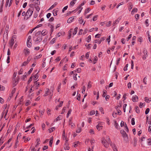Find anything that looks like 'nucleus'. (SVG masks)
<instances>
[{
    "label": "nucleus",
    "mask_w": 151,
    "mask_h": 151,
    "mask_svg": "<svg viewBox=\"0 0 151 151\" xmlns=\"http://www.w3.org/2000/svg\"><path fill=\"white\" fill-rule=\"evenodd\" d=\"M41 33V31H39L35 34V36L33 37L34 40L37 43H39L42 40V37L40 35Z\"/></svg>",
    "instance_id": "obj_1"
},
{
    "label": "nucleus",
    "mask_w": 151,
    "mask_h": 151,
    "mask_svg": "<svg viewBox=\"0 0 151 151\" xmlns=\"http://www.w3.org/2000/svg\"><path fill=\"white\" fill-rule=\"evenodd\" d=\"M122 136L124 138V140L126 142H127L128 140V136L126 132L124 130H121L120 131Z\"/></svg>",
    "instance_id": "obj_2"
},
{
    "label": "nucleus",
    "mask_w": 151,
    "mask_h": 151,
    "mask_svg": "<svg viewBox=\"0 0 151 151\" xmlns=\"http://www.w3.org/2000/svg\"><path fill=\"white\" fill-rule=\"evenodd\" d=\"M4 110L2 114V116L3 117L4 115V117L5 118L7 115L8 111V108H7L6 105H5L4 106Z\"/></svg>",
    "instance_id": "obj_3"
},
{
    "label": "nucleus",
    "mask_w": 151,
    "mask_h": 151,
    "mask_svg": "<svg viewBox=\"0 0 151 151\" xmlns=\"http://www.w3.org/2000/svg\"><path fill=\"white\" fill-rule=\"evenodd\" d=\"M34 8L32 7H31L27 10L26 13V14L27 16L29 17L31 16L33 13V11Z\"/></svg>",
    "instance_id": "obj_4"
},
{
    "label": "nucleus",
    "mask_w": 151,
    "mask_h": 151,
    "mask_svg": "<svg viewBox=\"0 0 151 151\" xmlns=\"http://www.w3.org/2000/svg\"><path fill=\"white\" fill-rule=\"evenodd\" d=\"M31 42V36L29 35L28 37L27 42V45L28 47H30L31 46L32 44Z\"/></svg>",
    "instance_id": "obj_5"
},
{
    "label": "nucleus",
    "mask_w": 151,
    "mask_h": 151,
    "mask_svg": "<svg viewBox=\"0 0 151 151\" xmlns=\"http://www.w3.org/2000/svg\"><path fill=\"white\" fill-rule=\"evenodd\" d=\"M102 143L106 148H108L109 144L107 143L106 142V140L105 138H103L102 139Z\"/></svg>",
    "instance_id": "obj_6"
},
{
    "label": "nucleus",
    "mask_w": 151,
    "mask_h": 151,
    "mask_svg": "<svg viewBox=\"0 0 151 151\" xmlns=\"http://www.w3.org/2000/svg\"><path fill=\"white\" fill-rule=\"evenodd\" d=\"M105 37H103L101 38V39L99 40H95L94 41V43H98L99 44H100L101 42L105 40Z\"/></svg>",
    "instance_id": "obj_7"
},
{
    "label": "nucleus",
    "mask_w": 151,
    "mask_h": 151,
    "mask_svg": "<svg viewBox=\"0 0 151 151\" xmlns=\"http://www.w3.org/2000/svg\"><path fill=\"white\" fill-rule=\"evenodd\" d=\"M143 53L144 54V55L143 56L142 59L143 60H145L147 56V50L145 49H144L143 51Z\"/></svg>",
    "instance_id": "obj_8"
},
{
    "label": "nucleus",
    "mask_w": 151,
    "mask_h": 151,
    "mask_svg": "<svg viewBox=\"0 0 151 151\" xmlns=\"http://www.w3.org/2000/svg\"><path fill=\"white\" fill-rule=\"evenodd\" d=\"M104 123L103 122H101V123L99 124L96 126V128L97 130H99L100 129H102L103 126L101 125Z\"/></svg>",
    "instance_id": "obj_9"
},
{
    "label": "nucleus",
    "mask_w": 151,
    "mask_h": 151,
    "mask_svg": "<svg viewBox=\"0 0 151 151\" xmlns=\"http://www.w3.org/2000/svg\"><path fill=\"white\" fill-rule=\"evenodd\" d=\"M72 118L70 117L69 119V121L68 122V124L69 125H70L72 127H74L75 126V124L74 123L72 122Z\"/></svg>",
    "instance_id": "obj_10"
},
{
    "label": "nucleus",
    "mask_w": 151,
    "mask_h": 151,
    "mask_svg": "<svg viewBox=\"0 0 151 151\" xmlns=\"http://www.w3.org/2000/svg\"><path fill=\"white\" fill-rule=\"evenodd\" d=\"M24 52L25 55H27L29 54V50L28 49L26 48L24 50Z\"/></svg>",
    "instance_id": "obj_11"
},
{
    "label": "nucleus",
    "mask_w": 151,
    "mask_h": 151,
    "mask_svg": "<svg viewBox=\"0 0 151 151\" xmlns=\"http://www.w3.org/2000/svg\"><path fill=\"white\" fill-rule=\"evenodd\" d=\"M138 98L137 96L135 95L133 96L132 97V100L133 102H137L138 101Z\"/></svg>",
    "instance_id": "obj_12"
},
{
    "label": "nucleus",
    "mask_w": 151,
    "mask_h": 151,
    "mask_svg": "<svg viewBox=\"0 0 151 151\" xmlns=\"http://www.w3.org/2000/svg\"><path fill=\"white\" fill-rule=\"evenodd\" d=\"M121 19V18L120 17H119L118 18V19L116 20H115L113 24V25L114 26H115L116 24H118L119 23Z\"/></svg>",
    "instance_id": "obj_13"
},
{
    "label": "nucleus",
    "mask_w": 151,
    "mask_h": 151,
    "mask_svg": "<svg viewBox=\"0 0 151 151\" xmlns=\"http://www.w3.org/2000/svg\"><path fill=\"white\" fill-rule=\"evenodd\" d=\"M90 142L91 143V145H92L91 148L92 149H93L94 146V144L95 142V140L93 139H91L90 140Z\"/></svg>",
    "instance_id": "obj_14"
},
{
    "label": "nucleus",
    "mask_w": 151,
    "mask_h": 151,
    "mask_svg": "<svg viewBox=\"0 0 151 151\" xmlns=\"http://www.w3.org/2000/svg\"><path fill=\"white\" fill-rule=\"evenodd\" d=\"M14 42V40L13 38H12L9 42V45L10 47H12Z\"/></svg>",
    "instance_id": "obj_15"
},
{
    "label": "nucleus",
    "mask_w": 151,
    "mask_h": 151,
    "mask_svg": "<svg viewBox=\"0 0 151 151\" xmlns=\"http://www.w3.org/2000/svg\"><path fill=\"white\" fill-rule=\"evenodd\" d=\"M83 9V7H81V6H79L75 10V11H78V14H79L81 12V11Z\"/></svg>",
    "instance_id": "obj_16"
},
{
    "label": "nucleus",
    "mask_w": 151,
    "mask_h": 151,
    "mask_svg": "<svg viewBox=\"0 0 151 151\" xmlns=\"http://www.w3.org/2000/svg\"><path fill=\"white\" fill-rule=\"evenodd\" d=\"M114 151H118L117 148L115 145L114 144H110Z\"/></svg>",
    "instance_id": "obj_17"
},
{
    "label": "nucleus",
    "mask_w": 151,
    "mask_h": 151,
    "mask_svg": "<svg viewBox=\"0 0 151 151\" xmlns=\"http://www.w3.org/2000/svg\"><path fill=\"white\" fill-rule=\"evenodd\" d=\"M74 17H72L69 18L67 20L68 23H70L73 21V20L74 19Z\"/></svg>",
    "instance_id": "obj_18"
},
{
    "label": "nucleus",
    "mask_w": 151,
    "mask_h": 151,
    "mask_svg": "<svg viewBox=\"0 0 151 151\" xmlns=\"http://www.w3.org/2000/svg\"><path fill=\"white\" fill-rule=\"evenodd\" d=\"M48 31L45 29L43 30L42 32H41V34L43 36L46 35Z\"/></svg>",
    "instance_id": "obj_19"
},
{
    "label": "nucleus",
    "mask_w": 151,
    "mask_h": 151,
    "mask_svg": "<svg viewBox=\"0 0 151 151\" xmlns=\"http://www.w3.org/2000/svg\"><path fill=\"white\" fill-rule=\"evenodd\" d=\"M53 141V137H52L50 139V142H49V145L51 147L52 146Z\"/></svg>",
    "instance_id": "obj_20"
},
{
    "label": "nucleus",
    "mask_w": 151,
    "mask_h": 151,
    "mask_svg": "<svg viewBox=\"0 0 151 151\" xmlns=\"http://www.w3.org/2000/svg\"><path fill=\"white\" fill-rule=\"evenodd\" d=\"M137 11H138V9L137 8H134L132 10L131 12V14L132 15L134 14V12H137Z\"/></svg>",
    "instance_id": "obj_21"
},
{
    "label": "nucleus",
    "mask_w": 151,
    "mask_h": 151,
    "mask_svg": "<svg viewBox=\"0 0 151 151\" xmlns=\"http://www.w3.org/2000/svg\"><path fill=\"white\" fill-rule=\"evenodd\" d=\"M16 91V89L15 88H14L12 90L11 93L10 95V97H12L13 95V94L15 93Z\"/></svg>",
    "instance_id": "obj_22"
},
{
    "label": "nucleus",
    "mask_w": 151,
    "mask_h": 151,
    "mask_svg": "<svg viewBox=\"0 0 151 151\" xmlns=\"http://www.w3.org/2000/svg\"><path fill=\"white\" fill-rule=\"evenodd\" d=\"M145 100L146 102L149 103L151 101V99H149L147 97H145Z\"/></svg>",
    "instance_id": "obj_23"
},
{
    "label": "nucleus",
    "mask_w": 151,
    "mask_h": 151,
    "mask_svg": "<svg viewBox=\"0 0 151 151\" xmlns=\"http://www.w3.org/2000/svg\"><path fill=\"white\" fill-rule=\"evenodd\" d=\"M106 142L108 144H109L111 142V141L108 137H106Z\"/></svg>",
    "instance_id": "obj_24"
},
{
    "label": "nucleus",
    "mask_w": 151,
    "mask_h": 151,
    "mask_svg": "<svg viewBox=\"0 0 151 151\" xmlns=\"http://www.w3.org/2000/svg\"><path fill=\"white\" fill-rule=\"evenodd\" d=\"M57 4V2H55L49 8V10H51L53 9Z\"/></svg>",
    "instance_id": "obj_25"
},
{
    "label": "nucleus",
    "mask_w": 151,
    "mask_h": 151,
    "mask_svg": "<svg viewBox=\"0 0 151 151\" xmlns=\"http://www.w3.org/2000/svg\"><path fill=\"white\" fill-rule=\"evenodd\" d=\"M62 138L63 140H65V142L66 143L68 141V139L67 138V136L65 135H63Z\"/></svg>",
    "instance_id": "obj_26"
},
{
    "label": "nucleus",
    "mask_w": 151,
    "mask_h": 151,
    "mask_svg": "<svg viewBox=\"0 0 151 151\" xmlns=\"http://www.w3.org/2000/svg\"><path fill=\"white\" fill-rule=\"evenodd\" d=\"M78 29V28L77 27H76L75 28V29H74V31L73 33V35H75L76 34L77 32Z\"/></svg>",
    "instance_id": "obj_27"
},
{
    "label": "nucleus",
    "mask_w": 151,
    "mask_h": 151,
    "mask_svg": "<svg viewBox=\"0 0 151 151\" xmlns=\"http://www.w3.org/2000/svg\"><path fill=\"white\" fill-rule=\"evenodd\" d=\"M32 2L33 3H35L37 4L40 3L39 1L38 0H33Z\"/></svg>",
    "instance_id": "obj_28"
},
{
    "label": "nucleus",
    "mask_w": 151,
    "mask_h": 151,
    "mask_svg": "<svg viewBox=\"0 0 151 151\" xmlns=\"http://www.w3.org/2000/svg\"><path fill=\"white\" fill-rule=\"evenodd\" d=\"M91 10V9L90 8H88L86 9L85 12V14H86L87 13H88Z\"/></svg>",
    "instance_id": "obj_29"
},
{
    "label": "nucleus",
    "mask_w": 151,
    "mask_h": 151,
    "mask_svg": "<svg viewBox=\"0 0 151 151\" xmlns=\"http://www.w3.org/2000/svg\"><path fill=\"white\" fill-rule=\"evenodd\" d=\"M79 142L78 141L75 142L74 143V147H76L77 146H78V145H79Z\"/></svg>",
    "instance_id": "obj_30"
},
{
    "label": "nucleus",
    "mask_w": 151,
    "mask_h": 151,
    "mask_svg": "<svg viewBox=\"0 0 151 151\" xmlns=\"http://www.w3.org/2000/svg\"><path fill=\"white\" fill-rule=\"evenodd\" d=\"M114 126L117 129H119V127L118 126V123L116 121L115 122Z\"/></svg>",
    "instance_id": "obj_31"
},
{
    "label": "nucleus",
    "mask_w": 151,
    "mask_h": 151,
    "mask_svg": "<svg viewBox=\"0 0 151 151\" xmlns=\"http://www.w3.org/2000/svg\"><path fill=\"white\" fill-rule=\"evenodd\" d=\"M72 110L71 109H70L68 112L67 114V117L68 118L69 116V115L70 114Z\"/></svg>",
    "instance_id": "obj_32"
},
{
    "label": "nucleus",
    "mask_w": 151,
    "mask_h": 151,
    "mask_svg": "<svg viewBox=\"0 0 151 151\" xmlns=\"http://www.w3.org/2000/svg\"><path fill=\"white\" fill-rule=\"evenodd\" d=\"M40 141V139L39 138H38L36 140V142H37V144L36 145L35 147H37V145L40 144L39 142Z\"/></svg>",
    "instance_id": "obj_33"
},
{
    "label": "nucleus",
    "mask_w": 151,
    "mask_h": 151,
    "mask_svg": "<svg viewBox=\"0 0 151 151\" xmlns=\"http://www.w3.org/2000/svg\"><path fill=\"white\" fill-rule=\"evenodd\" d=\"M31 103L30 101L29 100H28L25 103V105L26 106H28Z\"/></svg>",
    "instance_id": "obj_34"
},
{
    "label": "nucleus",
    "mask_w": 151,
    "mask_h": 151,
    "mask_svg": "<svg viewBox=\"0 0 151 151\" xmlns=\"http://www.w3.org/2000/svg\"><path fill=\"white\" fill-rule=\"evenodd\" d=\"M98 58L97 56H95L94 58L93 62L94 64L96 63V62L97 61Z\"/></svg>",
    "instance_id": "obj_35"
},
{
    "label": "nucleus",
    "mask_w": 151,
    "mask_h": 151,
    "mask_svg": "<svg viewBox=\"0 0 151 151\" xmlns=\"http://www.w3.org/2000/svg\"><path fill=\"white\" fill-rule=\"evenodd\" d=\"M91 82L89 81L88 82V85H87V89H89L91 87Z\"/></svg>",
    "instance_id": "obj_36"
},
{
    "label": "nucleus",
    "mask_w": 151,
    "mask_h": 151,
    "mask_svg": "<svg viewBox=\"0 0 151 151\" xmlns=\"http://www.w3.org/2000/svg\"><path fill=\"white\" fill-rule=\"evenodd\" d=\"M79 21L80 24H82L83 22V20L81 17L79 18Z\"/></svg>",
    "instance_id": "obj_37"
},
{
    "label": "nucleus",
    "mask_w": 151,
    "mask_h": 151,
    "mask_svg": "<svg viewBox=\"0 0 151 151\" xmlns=\"http://www.w3.org/2000/svg\"><path fill=\"white\" fill-rule=\"evenodd\" d=\"M135 111L137 113L139 112V111L138 106H136L135 107Z\"/></svg>",
    "instance_id": "obj_38"
},
{
    "label": "nucleus",
    "mask_w": 151,
    "mask_h": 151,
    "mask_svg": "<svg viewBox=\"0 0 151 151\" xmlns=\"http://www.w3.org/2000/svg\"><path fill=\"white\" fill-rule=\"evenodd\" d=\"M99 111L101 112L103 114H104V111L103 110V108L102 107H99Z\"/></svg>",
    "instance_id": "obj_39"
},
{
    "label": "nucleus",
    "mask_w": 151,
    "mask_h": 151,
    "mask_svg": "<svg viewBox=\"0 0 151 151\" xmlns=\"http://www.w3.org/2000/svg\"><path fill=\"white\" fill-rule=\"evenodd\" d=\"M86 89V87L85 86H83L82 91V93L83 94H84L85 93V92Z\"/></svg>",
    "instance_id": "obj_40"
},
{
    "label": "nucleus",
    "mask_w": 151,
    "mask_h": 151,
    "mask_svg": "<svg viewBox=\"0 0 151 151\" xmlns=\"http://www.w3.org/2000/svg\"><path fill=\"white\" fill-rule=\"evenodd\" d=\"M147 142L149 145H151V139H148L147 140Z\"/></svg>",
    "instance_id": "obj_41"
},
{
    "label": "nucleus",
    "mask_w": 151,
    "mask_h": 151,
    "mask_svg": "<svg viewBox=\"0 0 151 151\" xmlns=\"http://www.w3.org/2000/svg\"><path fill=\"white\" fill-rule=\"evenodd\" d=\"M139 14H136L135 15V18L136 19V21L138 20V19L139 18Z\"/></svg>",
    "instance_id": "obj_42"
},
{
    "label": "nucleus",
    "mask_w": 151,
    "mask_h": 151,
    "mask_svg": "<svg viewBox=\"0 0 151 151\" xmlns=\"http://www.w3.org/2000/svg\"><path fill=\"white\" fill-rule=\"evenodd\" d=\"M68 8V6H66L64 7L62 9V12L64 13V12Z\"/></svg>",
    "instance_id": "obj_43"
},
{
    "label": "nucleus",
    "mask_w": 151,
    "mask_h": 151,
    "mask_svg": "<svg viewBox=\"0 0 151 151\" xmlns=\"http://www.w3.org/2000/svg\"><path fill=\"white\" fill-rule=\"evenodd\" d=\"M47 90L45 91V94L44 95L45 96H47L48 95V93L49 91V89L48 88L47 89Z\"/></svg>",
    "instance_id": "obj_44"
},
{
    "label": "nucleus",
    "mask_w": 151,
    "mask_h": 151,
    "mask_svg": "<svg viewBox=\"0 0 151 151\" xmlns=\"http://www.w3.org/2000/svg\"><path fill=\"white\" fill-rule=\"evenodd\" d=\"M89 132L91 134H94V131L92 129H90Z\"/></svg>",
    "instance_id": "obj_45"
},
{
    "label": "nucleus",
    "mask_w": 151,
    "mask_h": 151,
    "mask_svg": "<svg viewBox=\"0 0 151 151\" xmlns=\"http://www.w3.org/2000/svg\"><path fill=\"white\" fill-rule=\"evenodd\" d=\"M61 116H58L56 119L54 120L55 122H57L60 119Z\"/></svg>",
    "instance_id": "obj_46"
},
{
    "label": "nucleus",
    "mask_w": 151,
    "mask_h": 151,
    "mask_svg": "<svg viewBox=\"0 0 151 151\" xmlns=\"http://www.w3.org/2000/svg\"><path fill=\"white\" fill-rule=\"evenodd\" d=\"M131 124L132 125H134L135 124L134 119V118H132V119Z\"/></svg>",
    "instance_id": "obj_47"
},
{
    "label": "nucleus",
    "mask_w": 151,
    "mask_h": 151,
    "mask_svg": "<svg viewBox=\"0 0 151 151\" xmlns=\"http://www.w3.org/2000/svg\"><path fill=\"white\" fill-rule=\"evenodd\" d=\"M147 79L146 77H145L143 81V82L146 85L147 84V81L146 80Z\"/></svg>",
    "instance_id": "obj_48"
},
{
    "label": "nucleus",
    "mask_w": 151,
    "mask_h": 151,
    "mask_svg": "<svg viewBox=\"0 0 151 151\" xmlns=\"http://www.w3.org/2000/svg\"><path fill=\"white\" fill-rule=\"evenodd\" d=\"M81 131V127H78V128L77 129L76 132L77 133H79Z\"/></svg>",
    "instance_id": "obj_49"
},
{
    "label": "nucleus",
    "mask_w": 151,
    "mask_h": 151,
    "mask_svg": "<svg viewBox=\"0 0 151 151\" xmlns=\"http://www.w3.org/2000/svg\"><path fill=\"white\" fill-rule=\"evenodd\" d=\"M5 90V87L1 85H0V90L4 91Z\"/></svg>",
    "instance_id": "obj_50"
},
{
    "label": "nucleus",
    "mask_w": 151,
    "mask_h": 151,
    "mask_svg": "<svg viewBox=\"0 0 151 151\" xmlns=\"http://www.w3.org/2000/svg\"><path fill=\"white\" fill-rule=\"evenodd\" d=\"M66 107H64L63 108V109L62 110V112H61V114H64V112L65 111V110H66Z\"/></svg>",
    "instance_id": "obj_51"
},
{
    "label": "nucleus",
    "mask_w": 151,
    "mask_h": 151,
    "mask_svg": "<svg viewBox=\"0 0 151 151\" xmlns=\"http://www.w3.org/2000/svg\"><path fill=\"white\" fill-rule=\"evenodd\" d=\"M91 45V44H86L85 46L87 47V48L88 49H90L91 48V47L90 45Z\"/></svg>",
    "instance_id": "obj_52"
},
{
    "label": "nucleus",
    "mask_w": 151,
    "mask_h": 151,
    "mask_svg": "<svg viewBox=\"0 0 151 151\" xmlns=\"http://www.w3.org/2000/svg\"><path fill=\"white\" fill-rule=\"evenodd\" d=\"M23 71V70L22 69H21L18 72V74L19 75H20L22 74V72Z\"/></svg>",
    "instance_id": "obj_53"
},
{
    "label": "nucleus",
    "mask_w": 151,
    "mask_h": 151,
    "mask_svg": "<svg viewBox=\"0 0 151 151\" xmlns=\"http://www.w3.org/2000/svg\"><path fill=\"white\" fill-rule=\"evenodd\" d=\"M91 40V36L89 35L88 37V39L87 40V42H89Z\"/></svg>",
    "instance_id": "obj_54"
},
{
    "label": "nucleus",
    "mask_w": 151,
    "mask_h": 151,
    "mask_svg": "<svg viewBox=\"0 0 151 151\" xmlns=\"http://www.w3.org/2000/svg\"><path fill=\"white\" fill-rule=\"evenodd\" d=\"M127 106V104H125L123 106V109L124 110V112H125V111H126L125 108H126V107Z\"/></svg>",
    "instance_id": "obj_55"
},
{
    "label": "nucleus",
    "mask_w": 151,
    "mask_h": 151,
    "mask_svg": "<svg viewBox=\"0 0 151 151\" xmlns=\"http://www.w3.org/2000/svg\"><path fill=\"white\" fill-rule=\"evenodd\" d=\"M28 62L27 61H24L22 65V66H25L28 63Z\"/></svg>",
    "instance_id": "obj_56"
},
{
    "label": "nucleus",
    "mask_w": 151,
    "mask_h": 151,
    "mask_svg": "<svg viewBox=\"0 0 151 151\" xmlns=\"http://www.w3.org/2000/svg\"><path fill=\"white\" fill-rule=\"evenodd\" d=\"M150 111V109L149 108H147L145 111V114H147Z\"/></svg>",
    "instance_id": "obj_57"
},
{
    "label": "nucleus",
    "mask_w": 151,
    "mask_h": 151,
    "mask_svg": "<svg viewBox=\"0 0 151 151\" xmlns=\"http://www.w3.org/2000/svg\"><path fill=\"white\" fill-rule=\"evenodd\" d=\"M128 66V64H127L125 66L124 68V71H126L127 70V67Z\"/></svg>",
    "instance_id": "obj_58"
},
{
    "label": "nucleus",
    "mask_w": 151,
    "mask_h": 151,
    "mask_svg": "<svg viewBox=\"0 0 151 151\" xmlns=\"http://www.w3.org/2000/svg\"><path fill=\"white\" fill-rule=\"evenodd\" d=\"M51 110L49 109H47V114L48 115H50L51 114Z\"/></svg>",
    "instance_id": "obj_59"
},
{
    "label": "nucleus",
    "mask_w": 151,
    "mask_h": 151,
    "mask_svg": "<svg viewBox=\"0 0 151 151\" xmlns=\"http://www.w3.org/2000/svg\"><path fill=\"white\" fill-rule=\"evenodd\" d=\"M55 129V127H52V128H50L49 129V132H53Z\"/></svg>",
    "instance_id": "obj_60"
},
{
    "label": "nucleus",
    "mask_w": 151,
    "mask_h": 151,
    "mask_svg": "<svg viewBox=\"0 0 151 151\" xmlns=\"http://www.w3.org/2000/svg\"><path fill=\"white\" fill-rule=\"evenodd\" d=\"M127 86L128 88H131V83L129 82L128 83Z\"/></svg>",
    "instance_id": "obj_61"
},
{
    "label": "nucleus",
    "mask_w": 151,
    "mask_h": 151,
    "mask_svg": "<svg viewBox=\"0 0 151 151\" xmlns=\"http://www.w3.org/2000/svg\"><path fill=\"white\" fill-rule=\"evenodd\" d=\"M74 1H71L70 4V6H72L74 5V4H75V3L74 2Z\"/></svg>",
    "instance_id": "obj_62"
},
{
    "label": "nucleus",
    "mask_w": 151,
    "mask_h": 151,
    "mask_svg": "<svg viewBox=\"0 0 151 151\" xmlns=\"http://www.w3.org/2000/svg\"><path fill=\"white\" fill-rule=\"evenodd\" d=\"M148 38L150 42H151V36H150L149 34H148Z\"/></svg>",
    "instance_id": "obj_63"
},
{
    "label": "nucleus",
    "mask_w": 151,
    "mask_h": 151,
    "mask_svg": "<svg viewBox=\"0 0 151 151\" xmlns=\"http://www.w3.org/2000/svg\"><path fill=\"white\" fill-rule=\"evenodd\" d=\"M148 130L149 132L151 133V126H149L148 127Z\"/></svg>",
    "instance_id": "obj_64"
}]
</instances>
